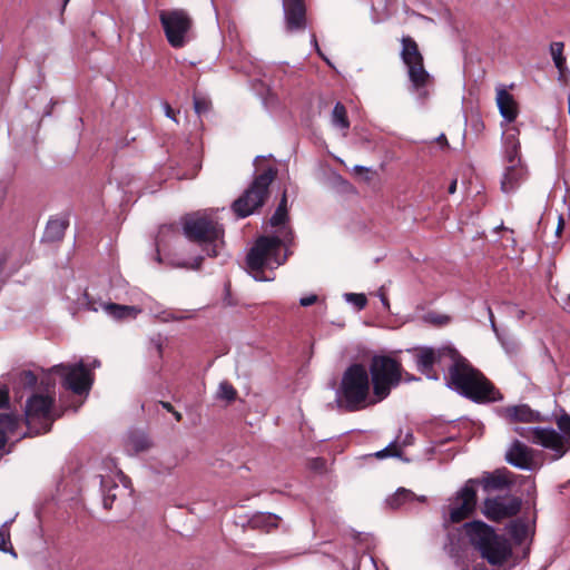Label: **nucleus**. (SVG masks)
<instances>
[{
    "label": "nucleus",
    "instance_id": "f257e3e1",
    "mask_svg": "<svg viewBox=\"0 0 570 570\" xmlns=\"http://www.w3.org/2000/svg\"><path fill=\"white\" fill-rule=\"evenodd\" d=\"M444 381L449 389L476 404L503 400L495 385L480 370L472 366L468 358H453Z\"/></svg>",
    "mask_w": 570,
    "mask_h": 570
},
{
    "label": "nucleus",
    "instance_id": "f03ea898",
    "mask_svg": "<svg viewBox=\"0 0 570 570\" xmlns=\"http://www.w3.org/2000/svg\"><path fill=\"white\" fill-rule=\"evenodd\" d=\"M295 246V234L289 226L278 229L276 236H259L247 254L246 263L256 281L266 282L265 269L278 267L292 255L291 247Z\"/></svg>",
    "mask_w": 570,
    "mask_h": 570
},
{
    "label": "nucleus",
    "instance_id": "7ed1b4c3",
    "mask_svg": "<svg viewBox=\"0 0 570 570\" xmlns=\"http://www.w3.org/2000/svg\"><path fill=\"white\" fill-rule=\"evenodd\" d=\"M470 544L490 566L498 570H507L504 564L513 556L512 546L503 534L483 521L474 520L464 524Z\"/></svg>",
    "mask_w": 570,
    "mask_h": 570
},
{
    "label": "nucleus",
    "instance_id": "20e7f679",
    "mask_svg": "<svg viewBox=\"0 0 570 570\" xmlns=\"http://www.w3.org/2000/svg\"><path fill=\"white\" fill-rule=\"evenodd\" d=\"M371 389L367 367L362 363L350 364L343 371L335 390V402L346 412L363 410L374 404Z\"/></svg>",
    "mask_w": 570,
    "mask_h": 570
},
{
    "label": "nucleus",
    "instance_id": "39448f33",
    "mask_svg": "<svg viewBox=\"0 0 570 570\" xmlns=\"http://www.w3.org/2000/svg\"><path fill=\"white\" fill-rule=\"evenodd\" d=\"M185 237L197 245L208 257L218 255V247L224 244V227L207 213H193L183 217Z\"/></svg>",
    "mask_w": 570,
    "mask_h": 570
},
{
    "label": "nucleus",
    "instance_id": "423d86ee",
    "mask_svg": "<svg viewBox=\"0 0 570 570\" xmlns=\"http://www.w3.org/2000/svg\"><path fill=\"white\" fill-rule=\"evenodd\" d=\"M276 176L277 169L274 167H268L258 174L247 189L232 204L234 214L238 218H245L263 207L269 197V186Z\"/></svg>",
    "mask_w": 570,
    "mask_h": 570
},
{
    "label": "nucleus",
    "instance_id": "0eeeda50",
    "mask_svg": "<svg viewBox=\"0 0 570 570\" xmlns=\"http://www.w3.org/2000/svg\"><path fill=\"white\" fill-rule=\"evenodd\" d=\"M367 371L373 403L385 400L402 381V365L397 358H371Z\"/></svg>",
    "mask_w": 570,
    "mask_h": 570
},
{
    "label": "nucleus",
    "instance_id": "6e6552de",
    "mask_svg": "<svg viewBox=\"0 0 570 570\" xmlns=\"http://www.w3.org/2000/svg\"><path fill=\"white\" fill-rule=\"evenodd\" d=\"M53 400L42 394L31 395L24 406V421L28 432L24 436H36L51 430V409Z\"/></svg>",
    "mask_w": 570,
    "mask_h": 570
},
{
    "label": "nucleus",
    "instance_id": "1a4fd4ad",
    "mask_svg": "<svg viewBox=\"0 0 570 570\" xmlns=\"http://www.w3.org/2000/svg\"><path fill=\"white\" fill-rule=\"evenodd\" d=\"M159 21L168 43L176 49L185 47L194 26L193 18L188 11L184 9L161 10Z\"/></svg>",
    "mask_w": 570,
    "mask_h": 570
},
{
    "label": "nucleus",
    "instance_id": "9d476101",
    "mask_svg": "<svg viewBox=\"0 0 570 570\" xmlns=\"http://www.w3.org/2000/svg\"><path fill=\"white\" fill-rule=\"evenodd\" d=\"M402 51L401 58L404 65L407 67V73L410 81L412 82L415 90L424 88L430 81V75L424 68V59L420 52L416 41L405 36L401 39Z\"/></svg>",
    "mask_w": 570,
    "mask_h": 570
},
{
    "label": "nucleus",
    "instance_id": "9b49d317",
    "mask_svg": "<svg viewBox=\"0 0 570 570\" xmlns=\"http://www.w3.org/2000/svg\"><path fill=\"white\" fill-rule=\"evenodd\" d=\"M474 481H466L460 491L450 499L448 507L449 522L459 523L468 519L476 507V490L473 489Z\"/></svg>",
    "mask_w": 570,
    "mask_h": 570
},
{
    "label": "nucleus",
    "instance_id": "f8f14e48",
    "mask_svg": "<svg viewBox=\"0 0 570 570\" xmlns=\"http://www.w3.org/2000/svg\"><path fill=\"white\" fill-rule=\"evenodd\" d=\"M522 507V500L514 495H497L487 498L483 502V514L493 522L515 517Z\"/></svg>",
    "mask_w": 570,
    "mask_h": 570
},
{
    "label": "nucleus",
    "instance_id": "ddd939ff",
    "mask_svg": "<svg viewBox=\"0 0 570 570\" xmlns=\"http://www.w3.org/2000/svg\"><path fill=\"white\" fill-rule=\"evenodd\" d=\"M282 3L286 31H304L307 27V7L305 0H282Z\"/></svg>",
    "mask_w": 570,
    "mask_h": 570
},
{
    "label": "nucleus",
    "instance_id": "4468645a",
    "mask_svg": "<svg viewBox=\"0 0 570 570\" xmlns=\"http://www.w3.org/2000/svg\"><path fill=\"white\" fill-rule=\"evenodd\" d=\"M533 443L540 444L541 446L552 450L554 452L553 459H561L569 450L563 442V436L554 429L534 426Z\"/></svg>",
    "mask_w": 570,
    "mask_h": 570
},
{
    "label": "nucleus",
    "instance_id": "2eb2a0df",
    "mask_svg": "<svg viewBox=\"0 0 570 570\" xmlns=\"http://www.w3.org/2000/svg\"><path fill=\"white\" fill-rule=\"evenodd\" d=\"M63 385L75 394H88L92 385L91 373L80 362L77 366L70 367L65 374Z\"/></svg>",
    "mask_w": 570,
    "mask_h": 570
},
{
    "label": "nucleus",
    "instance_id": "dca6fc26",
    "mask_svg": "<svg viewBox=\"0 0 570 570\" xmlns=\"http://www.w3.org/2000/svg\"><path fill=\"white\" fill-rule=\"evenodd\" d=\"M513 473L508 469H497L493 472H483L481 478L469 479L468 481H474L473 489L476 490L478 485H481L484 491L491 490H503L510 488L513 484Z\"/></svg>",
    "mask_w": 570,
    "mask_h": 570
},
{
    "label": "nucleus",
    "instance_id": "f3484780",
    "mask_svg": "<svg viewBox=\"0 0 570 570\" xmlns=\"http://www.w3.org/2000/svg\"><path fill=\"white\" fill-rule=\"evenodd\" d=\"M505 461L514 468L531 471L534 468L533 450L514 440L505 453Z\"/></svg>",
    "mask_w": 570,
    "mask_h": 570
},
{
    "label": "nucleus",
    "instance_id": "a211bd4d",
    "mask_svg": "<svg viewBox=\"0 0 570 570\" xmlns=\"http://www.w3.org/2000/svg\"><path fill=\"white\" fill-rule=\"evenodd\" d=\"M505 416L511 422H543L546 417L527 404L505 407Z\"/></svg>",
    "mask_w": 570,
    "mask_h": 570
},
{
    "label": "nucleus",
    "instance_id": "6ab92c4d",
    "mask_svg": "<svg viewBox=\"0 0 570 570\" xmlns=\"http://www.w3.org/2000/svg\"><path fill=\"white\" fill-rule=\"evenodd\" d=\"M497 105L501 116L507 119V121L512 122L517 119L519 114L518 104L513 96L505 89L498 90Z\"/></svg>",
    "mask_w": 570,
    "mask_h": 570
},
{
    "label": "nucleus",
    "instance_id": "aec40b11",
    "mask_svg": "<svg viewBox=\"0 0 570 570\" xmlns=\"http://www.w3.org/2000/svg\"><path fill=\"white\" fill-rule=\"evenodd\" d=\"M100 307L116 321L135 320L141 312V309L136 306L117 303H101Z\"/></svg>",
    "mask_w": 570,
    "mask_h": 570
},
{
    "label": "nucleus",
    "instance_id": "412c9836",
    "mask_svg": "<svg viewBox=\"0 0 570 570\" xmlns=\"http://www.w3.org/2000/svg\"><path fill=\"white\" fill-rule=\"evenodd\" d=\"M279 521L281 518L277 514L271 512H257L249 518L248 525L255 530L271 532L278 528Z\"/></svg>",
    "mask_w": 570,
    "mask_h": 570
},
{
    "label": "nucleus",
    "instance_id": "4be33fe9",
    "mask_svg": "<svg viewBox=\"0 0 570 570\" xmlns=\"http://www.w3.org/2000/svg\"><path fill=\"white\" fill-rule=\"evenodd\" d=\"M414 501L426 502V497H424V495L417 497L414 492H412L409 489L399 488L394 494H392L391 497H389L386 499V504L391 509L396 510V509H400L403 505H405L407 503H412Z\"/></svg>",
    "mask_w": 570,
    "mask_h": 570
},
{
    "label": "nucleus",
    "instance_id": "5701e85b",
    "mask_svg": "<svg viewBox=\"0 0 570 570\" xmlns=\"http://www.w3.org/2000/svg\"><path fill=\"white\" fill-rule=\"evenodd\" d=\"M68 225L69 220L67 217L51 218L46 226L43 239L50 243L61 240L65 236Z\"/></svg>",
    "mask_w": 570,
    "mask_h": 570
},
{
    "label": "nucleus",
    "instance_id": "b1692460",
    "mask_svg": "<svg viewBox=\"0 0 570 570\" xmlns=\"http://www.w3.org/2000/svg\"><path fill=\"white\" fill-rule=\"evenodd\" d=\"M524 169L521 165H508L501 181V189L504 193L513 191L522 180Z\"/></svg>",
    "mask_w": 570,
    "mask_h": 570
},
{
    "label": "nucleus",
    "instance_id": "393cba45",
    "mask_svg": "<svg viewBox=\"0 0 570 570\" xmlns=\"http://www.w3.org/2000/svg\"><path fill=\"white\" fill-rule=\"evenodd\" d=\"M410 353H414V356H462L460 352L452 345V344H445L435 351L432 347H420L407 350Z\"/></svg>",
    "mask_w": 570,
    "mask_h": 570
},
{
    "label": "nucleus",
    "instance_id": "a878e982",
    "mask_svg": "<svg viewBox=\"0 0 570 570\" xmlns=\"http://www.w3.org/2000/svg\"><path fill=\"white\" fill-rule=\"evenodd\" d=\"M564 43L554 41L550 45V53L553 59L554 66L561 77L568 71L566 57L563 56Z\"/></svg>",
    "mask_w": 570,
    "mask_h": 570
},
{
    "label": "nucleus",
    "instance_id": "bb28decb",
    "mask_svg": "<svg viewBox=\"0 0 570 570\" xmlns=\"http://www.w3.org/2000/svg\"><path fill=\"white\" fill-rule=\"evenodd\" d=\"M505 160L508 165H521L519 150L520 144L513 135H509L504 140Z\"/></svg>",
    "mask_w": 570,
    "mask_h": 570
},
{
    "label": "nucleus",
    "instance_id": "cd10ccee",
    "mask_svg": "<svg viewBox=\"0 0 570 570\" xmlns=\"http://www.w3.org/2000/svg\"><path fill=\"white\" fill-rule=\"evenodd\" d=\"M493 327L495 326L493 325ZM494 331L507 354H518L521 352L520 342L514 334L509 332L499 333L497 328Z\"/></svg>",
    "mask_w": 570,
    "mask_h": 570
},
{
    "label": "nucleus",
    "instance_id": "c85d7f7f",
    "mask_svg": "<svg viewBox=\"0 0 570 570\" xmlns=\"http://www.w3.org/2000/svg\"><path fill=\"white\" fill-rule=\"evenodd\" d=\"M332 119L336 126H340L343 129H347L350 127L347 111L342 102H336V105L334 106Z\"/></svg>",
    "mask_w": 570,
    "mask_h": 570
},
{
    "label": "nucleus",
    "instance_id": "c756f323",
    "mask_svg": "<svg viewBox=\"0 0 570 570\" xmlns=\"http://www.w3.org/2000/svg\"><path fill=\"white\" fill-rule=\"evenodd\" d=\"M423 321L434 327H443L451 323V316L430 311L423 315Z\"/></svg>",
    "mask_w": 570,
    "mask_h": 570
},
{
    "label": "nucleus",
    "instance_id": "7c9ffc66",
    "mask_svg": "<svg viewBox=\"0 0 570 570\" xmlns=\"http://www.w3.org/2000/svg\"><path fill=\"white\" fill-rule=\"evenodd\" d=\"M509 532L517 542L521 543L527 537L528 525L521 519L514 520L509 525Z\"/></svg>",
    "mask_w": 570,
    "mask_h": 570
},
{
    "label": "nucleus",
    "instance_id": "2f4dec72",
    "mask_svg": "<svg viewBox=\"0 0 570 570\" xmlns=\"http://www.w3.org/2000/svg\"><path fill=\"white\" fill-rule=\"evenodd\" d=\"M130 445L136 452L147 451L151 448L153 443L150 439L142 433H134L129 438Z\"/></svg>",
    "mask_w": 570,
    "mask_h": 570
},
{
    "label": "nucleus",
    "instance_id": "473e14b6",
    "mask_svg": "<svg viewBox=\"0 0 570 570\" xmlns=\"http://www.w3.org/2000/svg\"><path fill=\"white\" fill-rule=\"evenodd\" d=\"M7 543H10V530L8 527V522L3 523L0 527V551L10 553L14 558H17V552L13 549V547L10 544V547H7Z\"/></svg>",
    "mask_w": 570,
    "mask_h": 570
},
{
    "label": "nucleus",
    "instance_id": "72a5a7b5",
    "mask_svg": "<svg viewBox=\"0 0 570 570\" xmlns=\"http://www.w3.org/2000/svg\"><path fill=\"white\" fill-rule=\"evenodd\" d=\"M438 358H419V370L430 380H439V374L434 370V363Z\"/></svg>",
    "mask_w": 570,
    "mask_h": 570
},
{
    "label": "nucleus",
    "instance_id": "f704fd0d",
    "mask_svg": "<svg viewBox=\"0 0 570 570\" xmlns=\"http://www.w3.org/2000/svg\"><path fill=\"white\" fill-rule=\"evenodd\" d=\"M237 397V391L235 387L227 381H224L219 384L217 391V399L226 400L227 402H233Z\"/></svg>",
    "mask_w": 570,
    "mask_h": 570
},
{
    "label": "nucleus",
    "instance_id": "c9c22d12",
    "mask_svg": "<svg viewBox=\"0 0 570 570\" xmlns=\"http://www.w3.org/2000/svg\"><path fill=\"white\" fill-rule=\"evenodd\" d=\"M18 428V417L12 413H0V429L6 434L13 433Z\"/></svg>",
    "mask_w": 570,
    "mask_h": 570
},
{
    "label": "nucleus",
    "instance_id": "e433bc0d",
    "mask_svg": "<svg viewBox=\"0 0 570 570\" xmlns=\"http://www.w3.org/2000/svg\"><path fill=\"white\" fill-rule=\"evenodd\" d=\"M564 444L570 442V414L563 412L556 421Z\"/></svg>",
    "mask_w": 570,
    "mask_h": 570
},
{
    "label": "nucleus",
    "instance_id": "4c0bfd02",
    "mask_svg": "<svg viewBox=\"0 0 570 570\" xmlns=\"http://www.w3.org/2000/svg\"><path fill=\"white\" fill-rule=\"evenodd\" d=\"M288 218V210H284L283 208H276L275 213L269 219V224L272 227H283L286 226Z\"/></svg>",
    "mask_w": 570,
    "mask_h": 570
},
{
    "label": "nucleus",
    "instance_id": "58836bf2",
    "mask_svg": "<svg viewBox=\"0 0 570 570\" xmlns=\"http://www.w3.org/2000/svg\"><path fill=\"white\" fill-rule=\"evenodd\" d=\"M402 452L396 449V441H392L384 449L377 451L374 455L377 459H385V458H400Z\"/></svg>",
    "mask_w": 570,
    "mask_h": 570
},
{
    "label": "nucleus",
    "instance_id": "ea45409f",
    "mask_svg": "<svg viewBox=\"0 0 570 570\" xmlns=\"http://www.w3.org/2000/svg\"><path fill=\"white\" fill-rule=\"evenodd\" d=\"M345 296L347 302L352 303L358 311L365 308L367 305V298L364 294L348 293Z\"/></svg>",
    "mask_w": 570,
    "mask_h": 570
},
{
    "label": "nucleus",
    "instance_id": "a19ab883",
    "mask_svg": "<svg viewBox=\"0 0 570 570\" xmlns=\"http://www.w3.org/2000/svg\"><path fill=\"white\" fill-rule=\"evenodd\" d=\"M210 102L204 98H194V109L197 115L205 114L209 110Z\"/></svg>",
    "mask_w": 570,
    "mask_h": 570
},
{
    "label": "nucleus",
    "instance_id": "79ce46f5",
    "mask_svg": "<svg viewBox=\"0 0 570 570\" xmlns=\"http://www.w3.org/2000/svg\"><path fill=\"white\" fill-rule=\"evenodd\" d=\"M112 489L117 490L118 485L116 483H114L111 489H109L108 493H106L104 495L102 504H104V508L107 509V510L112 508V503L116 500V494L111 493Z\"/></svg>",
    "mask_w": 570,
    "mask_h": 570
},
{
    "label": "nucleus",
    "instance_id": "37998d69",
    "mask_svg": "<svg viewBox=\"0 0 570 570\" xmlns=\"http://www.w3.org/2000/svg\"><path fill=\"white\" fill-rule=\"evenodd\" d=\"M37 381V376L31 371H23L21 373V382L24 385L32 387L33 385H36Z\"/></svg>",
    "mask_w": 570,
    "mask_h": 570
},
{
    "label": "nucleus",
    "instance_id": "c03bdc74",
    "mask_svg": "<svg viewBox=\"0 0 570 570\" xmlns=\"http://www.w3.org/2000/svg\"><path fill=\"white\" fill-rule=\"evenodd\" d=\"M534 428H522V426H517L514 429V431L522 438L524 439H528L530 441L533 442V438H534Z\"/></svg>",
    "mask_w": 570,
    "mask_h": 570
},
{
    "label": "nucleus",
    "instance_id": "a18cd8bd",
    "mask_svg": "<svg viewBox=\"0 0 570 570\" xmlns=\"http://www.w3.org/2000/svg\"><path fill=\"white\" fill-rule=\"evenodd\" d=\"M150 345L154 348L153 351H150L151 353L156 352L157 354L161 355L165 352L164 342L159 335L156 338L150 340Z\"/></svg>",
    "mask_w": 570,
    "mask_h": 570
},
{
    "label": "nucleus",
    "instance_id": "49530a36",
    "mask_svg": "<svg viewBox=\"0 0 570 570\" xmlns=\"http://www.w3.org/2000/svg\"><path fill=\"white\" fill-rule=\"evenodd\" d=\"M318 301V296L315 294H311L308 296H304L299 299L301 306L307 307L315 304Z\"/></svg>",
    "mask_w": 570,
    "mask_h": 570
},
{
    "label": "nucleus",
    "instance_id": "de8ad7c7",
    "mask_svg": "<svg viewBox=\"0 0 570 570\" xmlns=\"http://www.w3.org/2000/svg\"><path fill=\"white\" fill-rule=\"evenodd\" d=\"M9 406V391L7 389H0V409Z\"/></svg>",
    "mask_w": 570,
    "mask_h": 570
},
{
    "label": "nucleus",
    "instance_id": "09e8293b",
    "mask_svg": "<svg viewBox=\"0 0 570 570\" xmlns=\"http://www.w3.org/2000/svg\"><path fill=\"white\" fill-rule=\"evenodd\" d=\"M163 106H164L165 115L168 118L173 119L175 122H178L177 117H176L178 111L174 110L168 102H164Z\"/></svg>",
    "mask_w": 570,
    "mask_h": 570
},
{
    "label": "nucleus",
    "instance_id": "8fccbe9b",
    "mask_svg": "<svg viewBox=\"0 0 570 570\" xmlns=\"http://www.w3.org/2000/svg\"><path fill=\"white\" fill-rule=\"evenodd\" d=\"M85 298H86V305H87V308L89 311H94V312H97L98 311V307L96 306V303L95 301L87 294L85 293Z\"/></svg>",
    "mask_w": 570,
    "mask_h": 570
},
{
    "label": "nucleus",
    "instance_id": "3c124183",
    "mask_svg": "<svg viewBox=\"0 0 570 570\" xmlns=\"http://www.w3.org/2000/svg\"><path fill=\"white\" fill-rule=\"evenodd\" d=\"M324 465H325V461L321 458H317L313 461L312 468L315 470H320V469H323Z\"/></svg>",
    "mask_w": 570,
    "mask_h": 570
},
{
    "label": "nucleus",
    "instance_id": "603ef678",
    "mask_svg": "<svg viewBox=\"0 0 570 570\" xmlns=\"http://www.w3.org/2000/svg\"><path fill=\"white\" fill-rule=\"evenodd\" d=\"M277 208H283L284 210H288L287 209V195H286V191L283 193L281 202H279Z\"/></svg>",
    "mask_w": 570,
    "mask_h": 570
},
{
    "label": "nucleus",
    "instance_id": "864d4df0",
    "mask_svg": "<svg viewBox=\"0 0 570 570\" xmlns=\"http://www.w3.org/2000/svg\"><path fill=\"white\" fill-rule=\"evenodd\" d=\"M563 228H564V219H563V217H562V216H560V217H559V220H558V226H557V229H556V234H557L558 236H560V235H561V233H562V230H563Z\"/></svg>",
    "mask_w": 570,
    "mask_h": 570
},
{
    "label": "nucleus",
    "instance_id": "5fc2aeb1",
    "mask_svg": "<svg viewBox=\"0 0 570 570\" xmlns=\"http://www.w3.org/2000/svg\"><path fill=\"white\" fill-rule=\"evenodd\" d=\"M7 441H8V439H7L6 431L0 429V449H3L6 446Z\"/></svg>",
    "mask_w": 570,
    "mask_h": 570
},
{
    "label": "nucleus",
    "instance_id": "6e6d98bb",
    "mask_svg": "<svg viewBox=\"0 0 570 570\" xmlns=\"http://www.w3.org/2000/svg\"><path fill=\"white\" fill-rule=\"evenodd\" d=\"M354 173L357 174V175H365V174L370 173V169L366 168V167H363V166H355L354 167Z\"/></svg>",
    "mask_w": 570,
    "mask_h": 570
},
{
    "label": "nucleus",
    "instance_id": "4d7b16f0",
    "mask_svg": "<svg viewBox=\"0 0 570 570\" xmlns=\"http://www.w3.org/2000/svg\"><path fill=\"white\" fill-rule=\"evenodd\" d=\"M204 257H196L194 264L190 266L193 269H199L203 264Z\"/></svg>",
    "mask_w": 570,
    "mask_h": 570
},
{
    "label": "nucleus",
    "instance_id": "13d9d810",
    "mask_svg": "<svg viewBox=\"0 0 570 570\" xmlns=\"http://www.w3.org/2000/svg\"><path fill=\"white\" fill-rule=\"evenodd\" d=\"M458 180L453 179L448 188L449 194H454L456 191Z\"/></svg>",
    "mask_w": 570,
    "mask_h": 570
},
{
    "label": "nucleus",
    "instance_id": "bf43d9fd",
    "mask_svg": "<svg viewBox=\"0 0 570 570\" xmlns=\"http://www.w3.org/2000/svg\"><path fill=\"white\" fill-rule=\"evenodd\" d=\"M160 405L168 412H174V406L169 402L161 401Z\"/></svg>",
    "mask_w": 570,
    "mask_h": 570
},
{
    "label": "nucleus",
    "instance_id": "052dcab7",
    "mask_svg": "<svg viewBox=\"0 0 570 570\" xmlns=\"http://www.w3.org/2000/svg\"><path fill=\"white\" fill-rule=\"evenodd\" d=\"M438 142L442 146H448V139L444 134H442L440 137H438Z\"/></svg>",
    "mask_w": 570,
    "mask_h": 570
},
{
    "label": "nucleus",
    "instance_id": "680f3d73",
    "mask_svg": "<svg viewBox=\"0 0 570 570\" xmlns=\"http://www.w3.org/2000/svg\"><path fill=\"white\" fill-rule=\"evenodd\" d=\"M171 413H173V415H174V417H175V420H176L177 422H180V421H181L183 415H181V413H180V412H177V411L174 409V412H171Z\"/></svg>",
    "mask_w": 570,
    "mask_h": 570
},
{
    "label": "nucleus",
    "instance_id": "e2e57ef3",
    "mask_svg": "<svg viewBox=\"0 0 570 570\" xmlns=\"http://www.w3.org/2000/svg\"><path fill=\"white\" fill-rule=\"evenodd\" d=\"M381 299H382L383 305H384L386 308H389V307H390V303H389V299H387V297L385 296V294H382Z\"/></svg>",
    "mask_w": 570,
    "mask_h": 570
},
{
    "label": "nucleus",
    "instance_id": "0e129e2a",
    "mask_svg": "<svg viewBox=\"0 0 570 570\" xmlns=\"http://www.w3.org/2000/svg\"><path fill=\"white\" fill-rule=\"evenodd\" d=\"M171 228H173V226H163V227L160 228V234H163V233H165V230H169V229H171Z\"/></svg>",
    "mask_w": 570,
    "mask_h": 570
},
{
    "label": "nucleus",
    "instance_id": "69168bd1",
    "mask_svg": "<svg viewBox=\"0 0 570 570\" xmlns=\"http://www.w3.org/2000/svg\"><path fill=\"white\" fill-rule=\"evenodd\" d=\"M101 487H102V488H106V487H107L106 481H105V479H104V478L101 479Z\"/></svg>",
    "mask_w": 570,
    "mask_h": 570
},
{
    "label": "nucleus",
    "instance_id": "338daca9",
    "mask_svg": "<svg viewBox=\"0 0 570 570\" xmlns=\"http://www.w3.org/2000/svg\"><path fill=\"white\" fill-rule=\"evenodd\" d=\"M68 2H69V0H65V1H63V4H62V11L65 10V8H66V6H67V3H68Z\"/></svg>",
    "mask_w": 570,
    "mask_h": 570
},
{
    "label": "nucleus",
    "instance_id": "774afa93",
    "mask_svg": "<svg viewBox=\"0 0 570 570\" xmlns=\"http://www.w3.org/2000/svg\"><path fill=\"white\" fill-rule=\"evenodd\" d=\"M568 102H569V115H570V95H569V101Z\"/></svg>",
    "mask_w": 570,
    "mask_h": 570
}]
</instances>
